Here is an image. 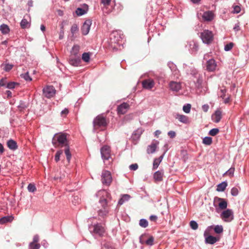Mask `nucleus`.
<instances>
[{"mask_svg":"<svg viewBox=\"0 0 249 249\" xmlns=\"http://www.w3.org/2000/svg\"><path fill=\"white\" fill-rule=\"evenodd\" d=\"M52 143L55 147H63L64 148V152L66 156L68 161L69 162L71 157L70 151V147L67 138V135L62 133L55 134L52 139Z\"/></svg>","mask_w":249,"mask_h":249,"instance_id":"nucleus-1","label":"nucleus"},{"mask_svg":"<svg viewBox=\"0 0 249 249\" xmlns=\"http://www.w3.org/2000/svg\"><path fill=\"white\" fill-rule=\"evenodd\" d=\"M96 196L100 197L99 203L102 207V208L98 211V215L104 218L107 216L109 212L107 198L109 197L110 195L107 191L102 190L97 193Z\"/></svg>","mask_w":249,"mask_h":249,"instance_id":"nucleus-2","label":"nucleus"},{"mask_svg":"<svg viewBox=\"0 0 249 249\" xmlns=\"http://www.w3.org/2000/svg\"><path fill=\"white\" fill-rule=\"evenodd\" d=\"M108 124V121L103 115H98L93 121V129L95 130L100 127H105Z\"/></svg>","mask_w":249,"mask_h":249,"instance_id":"nucleus-3","label":"nucleus"},{"mask_svg":"<svg viewBox=\"0 0 249 249\" xmlns=\"http://www.w3.org/2000/svg\"><path fill=\"white\" fill-rule=\"evenodd\" d=\"M186 72L188 74H190L196 79V83L199 85L201 84L203 79L202 76L198 73V71L194 67H190L185 65Z\"/></svg>","mask_w":249,"mask_h":249,"instance_id":"nucleus-4","label":"nucleus"},{"mask_svg":"<svg viewBox=\"0 0 249 249\" xmlns=\"http://www.w3.org/2000/svg\"><path fill=\"white\" fill-rule=\"evenodd\" d=\"M90 232L93 235L102 236L105 232L104 228L100 224H96L89 227Z\"/></svg>","mask_w":249,"mask_h":249,"instance_id":"nucleus-5","label":"nucleus"},{"mask_svg":"<svg viewBox=\"0 0 249 249\" xmlns=\"http://www.w3.org/2000/svg\"><path fill=\"white\" fill-rule=\"evenodd\" d=\"M200 37L203 43L209 44L213 41V35L212 31L204 30L201 33Z\"/></svg>","mask_w":249,"mask_h":249,"instance_id":"nucleus-6","label":"nucleus"},{"mask_svg":"<svg viewBox=\"0 0 249 249\" xmlns=\"http://www.w3.org/2000/svg\"><path fill=\"white\" fill-rule=\"evenodd\" d=\"M220 216L225 221L230 222L233 219V212L231 209H227L221 213Z\"/></svg>","mask_w":249,"mask_h":249,"instance_id":"nucleus-7","label":"nucleus"},{"mask_svg":"<svg viewBox=\"0 0 249 249\" xmlns=\"http://www.w3.org/2000/svg\"><path fill=\"white\" fill-rule=\"evenodd\" d=\"M112 181V177L110 172L103 171L102 173V182L107 186L109 185Z\"/></svg>","mask_w":249,"mask_h":249,"instance_id":"nucleus-8","label":"nucleus"},{"mask_svg":"<svg viewBox=\"0 0 249 249\" xmlns=\"http://www.w3.org/2000/svg\"><path fill=\"white\" fill-rule=\"evenodd\" d=\"M110 148L107 145H104L101 148V157L104 160H108L110 158Z\"/></svg>","mask_w":249,"mask_h":249,"instance_id":"nucleus-9","label":"nucleus"},{"mask_svg":"<svg viewBox=\"0 0 249 249\" xmlns=\"http://www.w3.org/2000/svg\"><path fill=\"white\" fill-rule=\"evenodd\" d=\"M43 95L48 98L53 97L55 93V89L52 86H48L43 89Z\"/></svg>","mask_w":249,"mask_h":249,"instance_id":"nucleus-10","label":"nucleus"},{"mask_svg":"<svg viewBox=\"0 0 249 249\" xmlns=\"http://www.w3.org/2000/svg\"><path fill=\"white\" fill-rule=\"evenodd\" d=\"M91 24L92 21L90 19H87L85 21L81 29L83 35L86 36L89 34Z\"/></svg>","mask_w":249,"mask_h":249,"instance_id":"nucleus-11","label":"nucleus"},{"mask_svg":"<svg viewBox=\"0 0 249 249\" xmlns=\"http://www.w3.org/2000/svg\"><path fill=\"white\" fill-rule=\"evenodd\" d=\"M130 106L127 103H123L119 105L117 107V111L118 114H125L129 108Z\"/></svg>","mask_w":249,"mask_h":249,"instance_id":"nucleus-12","label":"nucleus"},{"mask_svg":"<svg viewBox=\"0 0 249 249\" xmlns=\"http://www.w3.org/2000/svg\"><path fill=\"white\" fill-rule=\"evenodd\" d=\"M170 89L174 92H178L181 89V85L180 82L171 81L169 84Z\"/></svg>","mask_w":249,"mask_h":249,"instance_id":"nucleus-13","label":"nucleus"},{"mask_svg":"<svg viewBox=\"0 0 249 249\" xmlns=\"http://www.w3.org/2000/svg\"><path fill=\"white\" fill-rule=\"evenodd\" d=\"M216 63L214 59L212 58L207 61L206 70L209 71H214L216 67Z\"/></svg>","mask_w":249,"mask_h":249,"instance_id":"nucleus-14","label":"nucleus"},{"mask_svg":"<svg viewBox=\"0 0 249 249\" xmlns=\"http://www.w3.org/2000/svg\"><path fill=\"white\" fill-rule=\"evenodd\" d=\"M81 59L80 57L77 56H71L69 59V63L74 67H77L81 63Z\"/></svg>","mask_w":249,"mask_h":249,"instance_id":"nucleus-15","label":"nucleus"},{"mask_svg":"<svg viewBox=\"0 0 249 249\" xmlns=\"http://www.w3.org/2000/svg\"><path fill=\"white\" fill-rule=\"evenodd\" d=\"M154 81L151 79L145 80L142 82L143 88L147 89H151L154 86Z\"/></svg>","mask_w":249,"mask_h":249,"instance_id":"nucleus-16","label":"nucleus"},{"mask_svg":"<svg viewBox=\"0 0 249 249\" xmlns=\"http://www.w3.org/2000/svg\"><path fill=\"white\" fill-rule=\"evenodd\" d=\"M214 18L213 13L211 11L205 12L202 15V18L204 21H212Z\"/></svg>","mask_w":249,"mask_h":249,"instance_id":"nucleus-17","label":"nucleus"},{"mask_svg":"<svg viewBox=\"0 0 249 249\" xmlns=\"http://www.w3.org/2000/svg\"><path fill=\"white\" fill-rule=\"evenodd\" d=\"M159 143V142L156 141L155 142H153L150 145H148L146 150L147 153L148 154H152L154 153Z\"/></svg>","mask_w":249,"mask_h":249,"instance_id":"nucleus-18","label":"nucleus"},{"mask_svg":"<svg viewBox=\"0 0 249 249\" xmlns=\"http://www.w3.org/2000/svg\"><path fill=\"white\" fill-rule=\"evenodd\" d=\"M198 45L194 41L189 42V51L191 53H196L198 50Z\"/></svg>","mask_w":249,"mask_h":249,"instance_id":"nucleus-19","label":"nucleus"},{"mask_svg":"<svg viewBox=\"0 0 249 249\" xmlns=\"http://www.w3.org/2000/svg\"><path fill=\"white\" fill-rule=\"evenodd\" d=\"M7 145L10 150L13 151L17 150L18 148L17 142L12 139L9 140L7 142Z\"/></svg>","mask_w":249,"mask_h":249,"instance_id":"nucleus-20","label":"nucleus"},{"mask_svg":"<svg viewBox=\"0 0 249 249\" xmlns=\"http://www.w3.org/2000/svg\"><path fill=\"white\" fill-rule=\"evenodd\" d=\"M216 200H217L218 201H219V203H218V206L221 209H225L227 207V202L225 199L219 198L218 197H215L214 198V201H215Z\"/></svg>","mask_w":249,"mask_h":249,"instance_id":"nucleus-21","label":"nucleus"},{"mask_svg":"<svg viewBox=\"0 0 249 249\" xmlns=\"http://www.w3.org/2000/svg\"><path fill=\"white\" fill-rule=\"evenodd\" d=\"M175 117L178 119V121L182 123L187 124H188L189 121L188 117L184 115L179 114L178 113L176 114Z\"/></svg>","mask_w":249,"mask_h":249,"instance_id":"nucleus-22","label":"nucleus"},{"mask_svg":"<svg viewBox=\"0 0 249 249\" xmlns=\"http://www.w3.org/2000/svg\"><path fill=\"white\" fill-rule=\"evenodd\" d=\"M163 171L159 170L156 171L153 176L154 179L157 181H161L162 180L163 176Z\"/></svg>","mask_w":249,"mask_h":249,"instance_id":"nucleus-23","label":"nucleus"},{"mask_svg":"<svg viewBox=\"0 0 249 249\" xmlns=\"http://www.w3.org/2000/svg\"><path fill=\"white\" fill-rule=\"evenodd\" d=\"M219 238L212 235H209L205 238L206 243L210 244H213L219 241Z\"/></svg>","mask_w":249,"mask_h":249,"instance_id":"nucleus-24","label":"nucleus"},{"mask_svg":"<svg viewBox=\"0 0 249 249\" xmlns=\"http://www.w3.org/2000/svg\"><path fill=\"white\" fill-rule=\"evenodd\" d=\"M212 118L214 122H219L221 119V112L220 110H216L212 116Z\"/></svg>","mask_w":249,"mask_h":249,"instance_id":"nucleus-25","label":"nucleus"},{"mask_svg":"<svg viewBox=\"0 0 249 249\" xmlns=\"http://www.w3.org/2000/svg\"><path fill=\"white\" fill-rule=\"evenodd\" d=\"M0 31L3 35H7L9 33L10 29L7 24L3 23L0 26Z\"/></svg>","mask_w":249,"mask_h":249,"instance_id":"nucleus-26","label":"nucleus"},{"mask_svg":"<svg viewBox=\"0 0 249 249\" xmlns=\"http://www.w3.org/2000/svg\"><path fill=\"white\" fill-rule=\"evenodd\" d=\"M13 219L14 217L12 215L3 216L0 218V223L3 224L7 222H12Z\"/></svg>","mask_w":249,"mask_h":249,"instance_id":"nucleus-27","label":"nucleus"},{"mask_svg":"<svg viewBox=\"0 0 249 249\" xmlns=\"http://www.w3.org/2000/svg\"><path fill=\"white\" fill-rule=\"evenodd\" d=\"M130 197V196L127 194L122 195L118 201V204L120 205L123 204L125 201H128Z\"/></svg>","mask_w":249,"mask_h":249,"instance_id":"nucleus-28","label":"nucleus"},{"mask_svg":"<svg viewBox=\"0 0 249 249\" xmlns=\"http://www.w3.org/2000/svg\"><path fill=\"white\" fill-rule=\"evenodd\" d=\"M227 185L228 184L226 181H223L217 185L216 191L218 192H223L225 190Z\"/></svg>","mask_w":249,"mask_h":249,"instance_id":"nucleus-29","label":"nucleus"},{"mask_svg":"<svg viewBox=\"0 0 249 249\" xmlns=\"http://www.w3.org/2000/svg\"><path fill=\"white\" fill-rule=\"evenodd\" d=\"M29 107V103L23 101H20L18 107L20 111H22Z\"/></svg>","mask_w":249,"mask_h":249,"instance_id":"nucleus-30","label":"nucleus"},{"mask_svg":"<svg viewBox=\"0 0 249 249\" xmlns=\"http://www.w3.org/2000/svg\"><path fill=\"white\" fill-rule=\"evenodd\" d=\"M20 24L22 29L28 28L30 26V23L24 18L21 20Z\"/></svg>","mask_w":249,"mask_h":249,"instance_id":"nucleus-31","label":"nucleus"},{"mask_svg":"<svg viewBox=\"0 0 249 249\" xmlns=\"http://www.w3.org/2000/svg\"><path fill=\"white\" fill-rule=\"evenodd\" d=\"M212 138L210 137H205L204 138L202 141L203 144L210 145L212 143Z\"/></svg>","mask_w":249,"mask_h":249,"instance_id":"nucleus-32","label":"nucleus"},{"mask_svg":"<svg viewBox=\"0 0 249 249\" xmlns=\"http://www.w3.org/2000/svg\"><path fill=\"white\" fill-rule=\"evenodd\" d=\"M168 66L171 70V71H172L173 72H175V74L177 73V68L175 64H174L173 62H169L168 64Z\"/></svg>","mask_w":249,"mask_h":249,"instance_id":"nucleus-33","label":"nucleus"},{"mask_svg":"<svg viewBox=\"0 0 249 249\" xmlns=\"http://www.w3.org/2000/svg\"><path fill=\"white\" fill-rule=\"evenodd\" d=\"M162 156H160V159H156L154 160V162H153V168L154 169H156L158 167L160 162H161V161L162 160Z\"/></svg>","mask_w":249,"mask_h":249,"instance_id":"nucleus-34","label":"nucleus"},{"mask_svg":"<svg viewBox=\"0 0 249 249\" xmlns=\"http://www.w3.org/2000/svg\"><path fill=\"white\" fill-rule=\"evenodd\" d=\"M82 60L85 62H89L90 60V53H84L82 55Z\"/></svg>","mask_w":249,"mask_h":249,"instance_id":"nucleus-35","label":"nucleus"},{"mask_svg":"<svg viewBox=\"0 0 249 249\" xmlns=\"http://www.w3.org/2000/svg\"><path fill=\"white\" fill-rule=\"evenodd\" d=\"M79 51V46L78 45H75L73 46L72 48V50L71 53L72 55L74 56H77L78 53Z\"/></svg>","mask_w":249,"mask_h":249,"instance_id":"nucleus-36","label":"nucleus"},{"mask_svg":"<svg viewBox=\"0 0 249 249\" xmlns=\"http://www.w3.org/2000/svg\"><path fill=\"white\" fill-rule=\"evenodd\" d=\"M79 30V28L78 25L76 24H73L71 28V32L72 34V36H73L75 34L78 32Z\"/></svg>","mask_w":249,"mask_h":249,"instance_id":"nucleus-37","label":"nucleus"},{"mask_svg":"<svg viewBox=\"0 0 249 249\" xmlns=\"http://www.w3.org/2000/svg\"><path fill=\"white\" fill-rule=\"evenodd\" d=\"M40 245L38 243L31 242L29 245V249H39Z\"/></svg>","mask_w":249,"mask_h":249,"instance_id":"nucleus-38","label":"nucleus"},{"mask_svg":"<svg viewBox=\"0 0 249 249\" xmlns=\"http://www.w3.org/2000/svg\"><path fill=\"white\" fill-rule=\"evenodd\" d=\"M139 225L142 228H146L148 225V221L145 219H141L139 221Z\"/></svg>","mask_w":249,"mask_h":249,"instance_id":"nucleus-39","label":"nucleus"},{"mask_svg":"<svg viewBox=\"0 0 249 249\" xmlns=\"http://www.w3.org/2000/svg\"><path fill=\"white\" fill-rule=\"evenodd\" d=\"M214 232L216 233L219 234L223 232V228L221 225H216L214 228Z\"/></svg>","mask_w":249,"mask_h":249,"instance_id":"nucleus-40","label":"nucleus"},{"mask_svg":"<svg viewBox=\"0 0 249 249\" xmlns=\"http://www.w3.org/2000/svg\"><path fill=\"white\" fill-rule=\"evenodd\" d=\"M18 83L14 82H10L7 84L6 87L9 89H13L15 88L16 85H18Z\"/></svg>","mask_w":249,"mask_h":249,"instance_id":"nucleus-41","label":"nucleus"},{"mask_svg":"<svg viewBox=\"0 0 249 249\" xmlns=\"http://www.w3.org/2000/svg\"><path fill=\"white\" fill-rule=\"evenodd\" d=\"M219 132V130L218 128H214L210 130L209 132V134L212 136H214L216 135L218 132Z\"/></svg>","mask_w":249,"mask_h":249,"instance_id":"nucleus-42","label":"nucleus"},{"mask_svg":"<svg viewBox=\"0 0 249 249\" xmlns=\"http://www.w3.org/2000/svg\"><path fill=\"white\" fill-rule=\"evenodd\" d=\"M20 76L27 81H31L32 80V78L29 75L28 72L21 74Z\"/></svg>","mask_w":249,"mask_h":249,"instance_id":"nucleus-43","label":"nucleus"},{"mask_svg":"<svg viewBox=\"0 0 249 249\" xmlns=\"http://www.w3.org/2000/svg\"><path fill=\"white\" fill-rule=\"evenodd\" d=\"M234 172V168L231 167L224 174V175H228L229 176H230V177H232L233 176Z\"/></svg>","mask_w":249,"mask_h":249,"instance_id":"nucleus-44","label":"nucleus"},{"mask_svg":"<svg viewBox=\"0 0 249 249\" xmlns=\"http://www.w3.org/2000/svg\"><path fill=\"white\" fill-rule=\"evenodd\" d=\"M75 13L77 16H80L84 15L86 11L82 8H78L76 10Z\"/></svg>","mask_w":249,"mask_h":249,"instance_id":"nucleus-45","label":"nucleus"},{"mask_svg":"<svg viewBox=\"0 0 249 249\" xmlns=\"http://www.w3.org/2000/svg\"><path fill=\"white\" fill-rule=\"evenodd\" d=\"M154 237L151 236L145 241V243L146 245L151 246L154 244Z\"/></svg>","mask_w":249,"mask_h":249,"instance_id":"nucleus-46","label":"nucleus"},{"mask_svg":"<svg viewBox=\"0 0 249 249\" xmlns=\"http://www.w3.org/2000/svg\"><path fill=\"white\" fill-rule=\"evenodd\" d=\"M191 105L189 104H187L183 107V110L186 113H188L190 112Z\"/></svg>","mask_w":249,"mask_h":249,"instance_id":"nucleus-47","label":"nucleus"},{"mask_svg":"<svg viewBox=\"0 0 249 249\" xmlns=\"http://www.w3.org/2000/svg\"><path fill=\"white\" fill-rule=\"evenodd\" d=\"M63 153V150H59L57 151V152L55 154L54 160L56 162H58L60 160V155Z\"/></svg>","mask_w":249,"mask_h":249,"instance_id":"nucleus-48","label":"nucleus"},{"mask_svg":"<svg viewBox=\"0 0 249 249\" xmlns=\"http://www.w3.org/2000/svg\"><path fill=\"white\" fill-rule=\"evenodd\" d=\"M190 225L193 230H196L198 228V224L194 220L191 221Z\"/></svg>","mask_w":249,"mask_h":249,"instance_id":"nucleus-49","label":"nucleus"},{"mask_svg":"<svg viewBox=\"0 0 249 249\" xmlns=\"http://www.w3.org/2000/svg\"><path fill=\"white\" fill-rule=\"evenodd\" d=\"M28 190L30 192L33 193L36 190V187L34 184L30 183L27 187Z\"/></svg>","mask_w":249,"mask_h":249,"instance_id":"nucleus-50","label":"nucleus"},{"mask_svg":"<svg viewBox=\"0 0 249 249\" xmlns=\"http://www.w3.org/2000/svg\"><path fill=\"white\" fill-rule=\"evenodd\" d=\"M233 47V43L232 42H230L225 45L224 50L226 52L229 51Z\"/></svg>","mask_w":249,"mask_h":249,"instance_id":"nucleus-51","label":"nucleus"},{"mask_svg":"<svg viewBox=\"0 0 249 249\" xmlns=\"http://www.w3.org/2000/svg\"><path fill=\"white\" fill-rule=\"evenodd\" d=\"M238 193H239L238 190L236 187H233L231 189V195L232 196H237L238 194Z\"/></svg>","mask_w":249,"mask_h":249,"instance_id":"nucleus-52","label":"nucleus"},{"mask_svg":"<svg viewBox=\"0 0 249 249\" xmlns=\"http://www.w3.org/2000/svg\"><path fill=\"white\" fill-rule=\"evenodd\" d=\"M13 67V65L12 64H6L5 65H4V70L5 71H10Z\"/></svg>","mask_w":249,"mask_h":249,"instance_id":"nucleus-53","label":"nucleus"},{"mask_svg":"<svg viewBox=\"0 0 249 249\" xmlns=\"http://www.w3.org/2000/svg\"><path fill=\"white\" fill-rule=\"evenodd\" d=\"M226 91L227 90L225 88L221 89L220 90V92L221 93V94L220 95V97L223 99H224L225 97Z\"/></svg>","mask_w":249,"mask_h":249,"instance_id":"nucleus-54","label":"nucleus"},{"mask_svg":"<svg viewBox=\"0 0 249 249\" xmlns=\"http://www.w3.org/2000/svg\"><path fill=\"white\" fill-rule=\"evenodd\" d=\"M129 168L131 171H136L138 168V165L137 163L132 164L129 165Z\"/></svg>","mask_w":249,"mask_h":249,"instance_id":"nucleus-55","label":"nucleus"},{"mask_svg":"<svg viewBox=\"0 0 249 249\" xmlns=\"http://www.w3.org/2000/svg\"><path fill=\"white\" fill-rule=\"evenodd\" d=\"M233 12L234 13H239L241 11V8L238 5H235L233 6Z\"/></svg>","mask_w":249,"mask_h":249,"instance_id":"nucleus-56","label":"nucleus"},{"mask_svg":"<svg viewBox=\"0 0 249 249\" xmlns=\"http://www.w3.org/2000/svg\"><path fill=\"white\" fill-rule=\"evenodd\" d=\"M168 135L171 138H174L176 136V132L174 131H170L168 132Z\"/></svg>","mask_w":249,"mask_h":249,"instance_id":"nucleus-57","label":"nucleus"},{"mask_svg":"<svg viewBox=\"0 0 249 249\" xmlns=\"http://www.w3.org/2000/svg\"><path fill=\"white\" fill-rule=\"evenodd\" d=\"M142 129H138L134 132V134L136 135H138V137H139L141 136V135L142 134Z\"/></svg>","mask_w":249,"mask_h":249,"instance_id":"nucleus-58","label":"nucleus"},{"mask_svg":"<svg viewBox=\"0 0 249 249\" xmlns=\"http://www.w3.org/2000/svg\"><path fill=\"white\" fill-rule=\"evenodd\" d=\"M39 241V236L38 235H35L33 237V240L32 243H37Z\"/></svg>","mask_w":249,"mask_h":249,"instance_id":"nucleus-59","label":"nucleus"},{"mask_svg":"<svg viewBox=\"0 0 249 249\" xmlns=\"http://www.w3.org/2000/svg\"><path fill=\"white\" fill-rule=\"evenodd\" d=\"M149 219L151 221L156 222L157 220L158 217L155 215H152L150 216Z\"/></svg>","mask_w":249,"mask_h":249,"instance_id":"nucleus-60","label":"nucleus"},{"mask_svg":"<svg viewBox=\"0 0 249 249\" xmlns=\"http://www.w3.org/2000/svg\"><path fill=\"white\" fill-rule=\"evenodd\" d=\"M209 108V106L207 104L202 106V108L204 112H207Z\"/></svg>","mask_w":249,"mask_h":249,"instance_id":"nucleus-61","label":"nucleus"},{"mask_svg":"<svg viewBox=\"0 0 249 249\" xmlns=\"http://www.w3.org/2000/svg\"><path fill=\"white\" fill-rule=\"evenodd\" d=\"M118 35V33L117 32H112L110 36V39L111 40H113V38H115L116 36Z\"/></svg>","mask_w":249,"mask_h":249,"instance_id":"nucleus-62","label":"nucleus"},{"mask_svg":"<svg viewBox=\"0 0 249 249\" xmlns=\"http://www.w3.org/2000/svg\"><path fill=\"white\" fill-rule=\"evenodd\" d=\"M111 0H102V3L105 5H108L110 4Z\"/></svg>","mask_w":249,"mask_h":249,"instance_id":"nucleus-63","label":"nucleus"},{"mask_svg":"<svg viewBox=\"0 0 249 249\" xmlns=\"http://www.w3.org/2000/svg\"><path fill=\"white\" fill-rule=\"evenodd\" d=\"M69 113V110L67 108H65L61 111V114L62 115H67Z\"/></svg>","mask_w":249,"mask_h":249,"instance_id":"nucleus-64","label":"nucleus"}]
</instances>
